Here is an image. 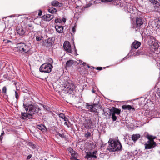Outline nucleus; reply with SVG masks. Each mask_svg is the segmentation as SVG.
<instances>
[{"instance_id": "nucleus-34", "label": "nucleus", "mask_w": 160, "mask_h": 160, "mask_svg": "<svg viewBox=\"0 0 160 160\" xmlns=\"http://www.w3.org/2000/svg\"><path fill=\"white\" fill-rule=\"evenodd\" d=\"M42 36H37L36 37V40L37 41H40L42 39Z\"/></svg>"}, {"instance_id": "nucleus-57", "label": "nucleus", "mask_w": 160, "mask_h": 160, "mask_svg": "<svg viewBox=\"0 0 160 160\" xmlns=\"http://www.w3.org/2000/svg\"><path fill=\"white\" fill-rule=\"evenodd\" d=\"M86 62H83V63H82V65L83 66H85V65H86Z\"/></svg>"}, {"instance_id": "nucleus-3", "label": "nucleus", "mask_w": 160, "mask_h": 160, "mask_svg": "<svg viewBox=\"0 0 160 160\" xmlns=\"http://www.w3.org/2000/svg\"><path fill=\"white\" fill-rule=\"evenodd\" d=\"M50 62H46L42 64L39 68V71L41 72L49 73L51 71L53 68L52 65L53 60L50 59L49 61Z\"/></svg>"}, {"instance_id": "nucleus-20", "label": "nucleus", "mask_w": 160, "mask_h": 160, "mask_svg": "<svg viewBox=\"0 0 160 160\" xmlns=\"http://www.w3.org/2000/svg\"><path fill=\"white\" fill-rule=\"evenodd\" d=\"M55 29L56 31L59 33H62L63 32V28L60 25H57L55 26Z\"/></svg>"}, {"instance_id": "nucleus-27", "label": "nucleus", "mask_w": 160, "mask_h": 160, "mask_svg": "<svg viewBox=\"0 0 160 160\" xmlns=\"http://www.w3.org/2000/svg\"><path fill=\"white\" fill-rule=\"evenodd\" d=\"M157 112L155 110H150L149 111V114L151 116H154L157 114Z\"/></svg>"}, {"instance_id": "nucleus-54", "label": "nucleus", "mask_w": 160, "mask_h": 160, "mask_svg": "<svg viewBox=\"0 0 160 160\" xmlns=\"http://www.w3.org/2000/svg\"><path fill=\"white\" fill-rule=\"evenodd\" d=\"M4 132L3 131V132L1 134V136H0V137H1V140H2V138H1V137H2V136L4 134Z\"/></svg>"}, {"instance_id": "nucleus-48", "label": "nucleus", "mask_w": 160, "mask_h": 160, "mask_svg": "<svg viewBox=\"0 0 160 160\" xmlns=\"http://www.w3.org/2000/svg\"><path fill=\"white\" fill-rule=\"evenodd\" d=\"M66 19L64 18H63L62 19V22H63V23H65L66 22Z\"/></svg>"}, {"instance_id": "nucleus-55", "label": "nucleus", "mask_w": 160, "mask_h": 160, "mask_svg": "<svg viewBox=\"0 0 160 160\" xmlns=\"http://www.w3.org/2000/svg\"><path fill=\"white\" fill-rule=\"evenodd\" d=\"M12 42L11 41L9 40H7V41L6 42L7 43H8L9 42Z\"/></svg>"}, {"instance_id": "nucleus-1", "label": "nucleus", "mask_w": 160, "mask_h": 160, "mask_svg": "<svg viewBox=\"0 0 160 160\" xmlns=\"http://www.w3.org/2000/svg\"><path fill=\"white\" fill-rule=\"evenodd\" d=\"M23 106L26 111H28V112L32 115L35 113H38L41 109L38 105L32 104L31 101H28L26 102H24Z\"/></svg>"}, {"instance_id": "nucleus-52", "label": "nucleus", "mask_w": 160, "mask_h": 160, "mask_svg": "<svg viewBox=\"0 0 160 160\" xmlns=\"http://www.w3.org/2000/svg\"><path fill=\"white\" fill-rule=\"evenodd\" d=\"M42 12L41 10H40L39 12L38 13V15L39 16H40L42 15Z\"/></svg>"}, {"instance_id": "nucleus-63", "label": "nucleus", "mask_w": 160, "mask_h": 160, "mask_svg": "<svg viewBox=\"0 0 160 160\" xmlns=\"http://www.w3.org/2000/svg\"><path fill=\"white\" fill-rule=\"evenodd\" d=\"M44 160H47V159H44Z\"/></svg>"}, {"instance_id": "nucleus-40", "label": "nucleus", "mask_w": 160, "mask_h": 160, "mask_svg": "<svg viewBox=\"0 0 160 160\" xmlns=\"http://www.w3.org/2000/svg\"><path fill=\"white\" fill-rule=\"evenodd\" d=\"M112 0H102L101 1L104 3H107L112 2Z\"/></svg>"}, {"instance_id": "nucleus-13", "label": "nucleus", "mask_w": 160, "mask_h": 160, "mask_svg": "<svg viewBox=\"0 0 160 160\" xmlns=\"http://www.w3.org/2000/svg\"><path fill=\"white\" fill-rule=\"evenodd\" d=\"M141 43L140 42L136 41L133 42L132 44L131 48V50L130 51L129 54H130L133 51L134 49H138L140 46Z\"/></svg>"}, {"instance_id": "nucleus-15", "label": "nucleus", "mask_w": 160, "mask_h": 160, "mask_svg": "<svg viewBox=\"0 0 160 160\" xmlns=\"http://www.w3.org/2000/svg\"><path fill=\"white\" fill-rule=\"evenodd\" d=\"M120 111L119 109L113 107L112 109L109 110L108 114L109 116H111V114H114L115 115L117 114L118 115L120 113Z\"/></svg>"}, {"instance_id": "nucleus-60", "label": "nucleus", "mask_w": 160, "mask_h": 160, "mask_svg": "<svg viewBox=\"0 0 160 160\" xmlns=\"http://www.w3.org/2000/svg\"><path fill=\"white\" fill-rule=\"evenodd\" d=\"M143 2H145L146 0H141Z\"/></svg>"}, {"instance_id": "nucleus-32", "label": "nucleus", "mask_w": 160, "mask_h": 160, "mask_svg": "<svg viewBox=\"0 0 160 160\" xmlns=\"http://www.w3.org/2000/svg\"><path fill=\"white\" fill-rule=\"evenodd\" d=\"M71 155L72 157V158H71V160H73V159L74 158V157H76V153L75 152L73 151V152H71Z\"/></svg>"}, {"instance_id": "nucleus-56", "label": "nucleus", "mask_w": 160, "mask_h": 160, "mask_svg": "<svg viewBox=\"0 0 160 160\" xmlns=\"http://www.w3.org/2000/svg\"><path fill=\"white\" fill-rule=\"evenodd\" d=\"M73 160H80L77 159L76 158V157H74V158L73 159Z\"/></svg>"}, {"instance_id": "nucleus-39", "label": "nucleus", "mask_w": 160, "mask_h": 160, "mask_svg": "<svg viewBox=\"0 0 160 160\" xmlns=\"http://www.w3.org/2000/svg\"><path fill=\"white\" fill-rule=\"evenodd\" d=\"M91 135V133L89 132H88L85 135V136L86 138L89 137Z\"/></svg>"}, {"instance_id": "nucleus-31", "label": "nucleus", "mask_w": 160, "mask_h": 160, "mask_svg": "<svg viewBox=\"0 0 160 160\" xmlns=\"http://www.w3.org/2000/svg\"><path fill=\"white\" fill-rule=\"evenodd\" d=\"M154 10L157 12H160V5L159 6H154Z\"/></svg>"}, {"instance_id": "nucleus-10", "label": "nucleus", "mask_w": 160, "mask_h": 160, "mask_svg": "<svg viewBox=\"0 0 160 160\" xmlns=\"http://www.w3.org/2000/svg\"><path fill=\"white\" fill-rule=\"evenodd\" d=\"M83 124L85 127L88 129L93 128L94 126L93 123L89 118H87L85 119Z\"/></svg>"}, {"instance_id": "nucleus-2", "label": "nucleus", "mask_w": 160, "mask_h": 160, "mask_svg": "<svg viewBox=\"0 0 160 160\" xmlns=\"http://www.w3.org/2000/svg\"><path fill=\"white\" fill-rule=\"evenodd\" d=\"M108 143L109 145L107 150L110 152H114L120 150L122 148L121 144L118 140H115L110 138Z\"/></svg>"}, {"instance_id": "nucleus-8", "label": "nucleus", "mask_w": 160, "mask_h": 160, "mask_svg": "<svg viewBox=\"0 0 160 160\" xmlns=\"http://www.w3.org/2000/svg\"><path fill=\"white\" fill-rule=\"evenodd\" d=\"M97 105H98V104H97L94 103L91 104L90 103H86L85 108L89 112H98V109L96 108Z\"/></svg>"}, {"instance_id": "nucleus-9", "label": "nucleus", "mask_w": 160, "mask_h": 160, "mask_svg": "<svg viewBox=\"0 0 160 160\" xmlns=\"http://www.w3.org/2000/svg\"><path fill=\"white\" fill-rule=\"evenodd\" d=\"M54 38L53 37L48 38L43 43L44 46L47 48L51 47L52 45L54 43Z\"/></svg>"}, {"instance_id": "nucleus-21", "label": "nucleus", "mask_w": 160, "mask_h": 160, "mask_svg": "<svg viewBox=\"0 0 160 160\" xmlns=\"http://www.w3.org/2000/svg\"><path fill=\"white\" fill-rule=\"evenodd\" d=\"M151 3L153 4L154 6H159L160 5V1L159 0H150Z\"/></svg>"}, {"instance_id": "nucleus-14", "label": "nucleus", "mask_w": 160, "mask_h": 160, "mask_svg": "<svg viewBox=\"0 0 160 160\" xmlns=\"http://www.w3.org/2000/svg\"><path fill=\"white\" fill-rule=\"evenodd\" d=\"M97 152V151H95L93 152H86L85 158L87 159H88L90 158H97L96 156Z\"/></svg>"}, {"instance_id": "nucleus-53", "label": "nucleus", "mask_w": 160, "mask_h": 160, "mask_svg": "<svg viewBox=\"0 0 160 160\" xmlns=\"http://www.w3.org/2000/svg\"><path fill=\"white\" fill-rule=\"evenodd\" d=\"M64 124L67 126L68 127H69V126L68 125L67 122H65L64 123Z\"/></svg>"}, {"instance_id": "nucleus-4", "label": "nucleus", "mask_w": 160, "mask_h": 160, "mask_svg": "<svg viewBox=\"0 0 160 160\" xmlns=\"http://www.w3.org/2000/svg\"><path fill=\"white\" fill-rule=\"evenodd\" d=\"M146 137L149 140L145 144V149H148L155 147L156 146V143L153 141L154 138L152 136L149 135H147Z\"/></svg>"}, {"instance_id": "nucleus-41", "label": "nucleus", "mask_w": 160, "mask_h": 160, "mask_svg": "<svg viewBox=\"0 0 160 160\" xmlns=\"http://www.w3.org/2000/svg\"><path fill=\"white\" fill-rule=\"evenodd\" d=\"M41 105L43 107L44 110H47L48 108L46 106L42 104H41Z\"/></svg>"}, {"instance_id": "nucleus-22", "label": "nucleus", "mask_w": 160, "mask_h": 160, "mask_svg": "<svg viewBox=\"0 0 160 160\" xmlns=\"http://www.w3.org/2000/svg\"><path fill=\"white\" fill-rule=\"evenodd\" d=\"M122 108L124 110H130L131 109L134 110L135 109L130 105H123L122 106Z\"/></svg>"}, {"instance_id": "nucleus-43", "label": "nucleus", "mask_w": 160, "mask_h": 160, "mask_svg": "<svg viewBox=\"0 0 160 160\" xmlns=\"http://www.w3.org/2000/svg\"><path fill=\"white\" fill-rule=\"evenodd\" d=\"M109 109H108V111H107L108 112H104V115L105 116H106L107 117L108 116H109L108 114H109Z\"/></svg>"}, {"instance_id": "nucleus-29", "label": "nucleus", "mask_w": 160, "mask_h": 160, "mask_svg": "<svg viewBox=\"0 0 160 160\" xmlns=\"http://www.w3.org/2000/svg\"><path fill=\"white\" fill-rule=\"evenodd\" d=\"M51 4L52 6H57L59 5V2L57 1H53L51 2Z\"/></svg>"}, {"instance_id": "nucleus-36", "label": "nucleus", "mask_w": 160, "mask_h": 160, "mask_svg": "<svg viewBox=\"0 0 160 160\" xmlns=\"http://www.w3.org/2000/svg\"><path fill=\"white\" fill-rule=\"evenodd\" d=\"M7 90V89L6 87H3L2 89V92L3 93H4V94H6V93Z\"/></svg>"}, {"instance_id": "nucleus-6", "label": "nucleus", "mask_w": 160, "mask_h": 160, "mask_svg": "<svg viewBox=\"0 0 160 160\" xmlns=\"http://www.w3.org/2000/svg\"><path fill=\"white\" fill-rule=\"evenodd\" d=\"M143 21L142 18L140 17L136 19V21L133 23V27L135 28L136 31L139 29L140 26L143 24Z\"/></svg>"}, {"instance_id": "nucleus-46", "label": "nucleus", "mask_w": 160, "mask_h": 160, "mask_svg": "<svg viewBox=\"0 0 160 160\" xmlns=\"http://www.w3.org/2000/svg\"><path fill=\"white\" fill-rule=\"evenodd\" d=\"M75 26H74L72 28V31L73 32H74L76 31L75 29Z\"/></svg>"}, {"instance_id": "nucleus-30", "label": "nucleus", "mask_w": 160, "mask_h": 160, "mask_svg": "<svg viewBox=\"0 0 160 160\" xmlns=\"http://www.w3.org/2000/svg\"><path fill=\"white\" fill-rule=\"evenodd\" d=\"M57 134L59 135L61 138H66V136L65 135V133H61L59 132H58Z\"/></svg>"}, {"instance_id": "nucleus-49", "label": "nucleus", "mask_w": 160, "mask_h": 160, "mask_svg": "<svg viewBox=\"0 0 160 160\" xmlns=\"http://www.w3.org/2000/svg\"><path fill=\"white\" fill-rule=\"evenodd\" d=\"M96 69L97 70H102V68L101 67H98L96 68Z\"/></svg>"}, {"instance_id": "nucleus-37", "label": "nucleus", "mask_w": 160, "mask_h": 160, "mask_svg": "<svg viewBox=\"0 0 160 160\" xmlns=\"http://www.w3.org/2000/svg\"><path fill=\"white\" fill-rule=\"evenodd\" d=\"M59 117L62 119H63L65 117L64 114L62 113H60L59 114Z\"/></svg>"}, {"instance_id": "nucleus-42", "label": "nucleus", "mask_w": 160, "mask_h": 160, "mask_svg": "<svg viewBox=\"0 0 160 160\" xmlns=\"http://www.w3.org/2000/svg\"><path fill=\"white\" fill-rule=\"evenodd\" d=\"M63 119L66 122H68V123H70V122L68 121V119L66 117H65Z\"/></svg>"}, {"instance_id": "nucleus-45", "label": "nucleus", "mask_w": 160, "mask_h": 160, "mask_svg": "<svg viewBox=\"0 0 160 160\" xmlns=\"http://www.w3.org/2000/svg\"><path fill=\"white\" fill-rule=\"evenodd\" d=\"M32 157V155L31 154H30L28 155L27 158L26 159L28 160H29Z\"/></svg>"}, {"instance_id": "nucleus-19", "label": "nucleus", "mask_w": 160, "mask_h": 160, "mask_svg": "<svg viewBox=\"0 0 160 160\" xmlns=\"http://www.w3.org/2000/svg\"><path fill=\"white\" fill-rule=\"evenodd\" d=\"M140 137V135L139 134H133L132 135V139L134 142H136Z\"/></svg>"}, {"instance_id": "nucleus-7", "label": "nucleus", "mask_w": 160, "mask_h": 160, "mask_svg": "<svg viewBox=\"0 0 160 160\" xmlns=\"http://www.w3.org/2000/svg\"><path fill=\"white\" fill-rule=\"evenodd\" d=\"M124 9L127 10L128 12L132 14H135L137 11V8L130 3H128L124 8Z\"/></svg>"}, {"instance_id": "nucleus-51", "label": "nucleus", "mask_w": 160, "mask_h": 160, "mask_svg": "<svg viewBox=\"0 0 160 160\" xmlns=\"http://www.w3.org/2000/svg\"><path fill=\"white\" fill-rule=\"evenodd\" d=\"M150 53V52H144L143 54H145V55H149L148 54L149 53Z\"/></svg>"}, {"instance_id": "nucleus-28", "label": "nucleus", "mask_w": 160, "mask_h": 160, "mask_svg": "<svg viewBox=\"0 0 160 160\" xmlns=\"http://www.w3.org/2000/svg\"><path fill=\"white\" fill-rule=\"evenodd\" d=\"M68 88V90L69 91H70V90L72 91L75 88V86L73 84H71V85L69 86Z\"/></svg>"}, {"instance_id": "nucleus-64", "label": "nucleus", "mask_w": 160, "mask_h": 160, "mask_svg": "<svg viewBox=\"0 0 160 160\" xmlns=\"http://www.w3.org/2000/svg\"><path fill=\"white\" fill-rule=\"evenodd\" d=\"M159 153H160V151H159Z\"/></svg>"}, {"instance_id": "nucleus-11", "label": "nucleus", "mask_w": 160, "mask_h": 160, "mask_svg": "<svg viewBox=\"0 0 160 160\" xmlns=\"http://www.w3.org/2000/svg\"><path fill=\"white\" fill-rule=\"evenodd\" d=\"M18 47L22 52H27L29 50L28 47L24 43H21L18 44Z\"/></svg>"}, {"instance_id": "nucleus-24", "label": "nucleus", "mask_w": 160, "mask_h": 160, "mask_svg": "<svg viewBox=\"0 0 160 160\" xmlns=\"http://www.w3.org/2000/svg\"><path fill=\"white\" fill-rule=\"evenodd\" d=\"M37 128L42 131H44L46 129L45 126L42 124L38 125L37 126Z\"/></svg>"}, {"instance_id": "nucleus-17", "label": "nucleus", "mask_w": 160, "mask_h": 160, "mask_svg": "<svg viewBox=\"0 0 160 160\" xmlns=\"http://www.w3.org/2000/svg\"><path fill=\"white\" fill-rule=\"evenodd\" d=\"M54 18L53 15L51 14H47L45 15L42 17V19L46 21H49L52 19Z\"/></svg>"}, {"instance_id": "nucleus-25", "label": "nucleus", "mask_w": 160, "mask_h": 160, "mask_svg": "<svg viewBox=\"0 0 160 160\" xmlns=\"http://www.w3.org/2000/svg\"><path fill=\"white\" fill-rule=\"evenodd\" d=\"M49 12L51 13H55L57 12V10L56 8L53 7H51L48 10Z\"/></svg>"}, {"instance_id": "nucleus-47", "label": "nucleus", "mask_w": 160, "mask_h": 160, "mask_svg": "<svg viewBox=\"0 0 160 160\" xmlns=\"http://www.w3.org/2000/svg\"><path fill=\"white\" fill-rule=\"evenodd\" d=\"M96 88H93L92 89V92L93 93H95L96 92V90H95L96 89Z\"/></svg>"}, {"instance_id": "nucleus-58", "label": "nucleus", "mask_w": 160, "mask_h": 160, "mask_svg": "<svg viewBox=\"0 0 160 160\" xmlns=\"http://www.w3.org/2000/svg\"><path fill=\"white\" fill-rule=\"evenodd\" d=\"M79 63H82V61L81 60H79Z\"/></svg>"}, {"instance_id": "nucleus-62", "label": "nucleus", "mask_w": 160, "mask_h": 160, "mask_svg": "<svg viewBox=\"0 0 160 160\" xmlns=\"http://www.w3.org/2000/svg\"><path fill=\"white\" fill-rule=\"evenodd\" d=\"M92 67V68H94V67Z\"/></svg>"}, {"instance_id": "nucleus-35", "label": "nucleus", "mask_w": 160, "mask_h": 160, "mask_svg": "<svg viewBox=\"0 0 160 160\" xmlns=\"http://www.w3.org/2000/svg\"><path fill=\"white\" fill-rule=\"evenodd\" d=\"M112 119L113 121H115L117 118V117L114 114H111Z\"/></svg>"}, {"instance_id": "nucleus-38", "label": "nucleus", "mask_w": 160, "mask_h": 160, "mask_svg": "<svg viewBox=\"0 0 160 160\" xmlns=\"http://www.w3.org/2000/svg\"><path fill=\"white\" fill-rule=\"evenodd\" d=\"M55 23H61L62 22V19L60 18H57L55 21Z\"/></svg>"}, {"instance_id": "nucleus-44", "label": "nucleus", "mask_w": 160, "mask_h": 160, "mask_svg": "<svg viewBox=\"0 0 160 160\" xmlns=\"http://www.w3.org/2000/svg\"><path fill=\"white\" fill-rule=\"evenodd\" d=\"M68 150L70 153L73 152V149L71 148H68Z\"/></svg>"}, {"instance_id": "nucleus-26", "label": "nucleus", "mask_w": 160, "mask_h": 160, "mask_svg": "<svg viewBox=\"0 0 160 160\" xmlns=\"http://www.w3.org/2000/svg\"><path fill=\"white\" fill-rule=\"evenodd\" d=\"M73 61L72 60H69L67 61L66 63V65L67 67H69L71 66L73 64Z\"/></svg>"}, {"instance_id": "nucleus-16", "label": "nucleus", "mask_w": 160, "mask_h": 160, "mask_svg": "<svg viewBox=\"0 0 160 160\" xmlns=\"http://www.w3.org/2000/svg\"><path fill=\"white\" fill-rule=\"evenodd\" d=\"M143 54V53L141 52V50H138L136 52L134 53L133 54H132V53H131L130 54H129L128 55H127L126 57L123 58V60H125L126 59L128 58L129 57V56H131V55L135 56L138 55L142 54Z\"/></svg>"}, {"instance_id": "nucleus-61", "label": "nucleus", "mask_w": 160, "mask_h": 160, "mask_svg": "<svg viewBox=\"0 0 160 160\" xmlns=\"http://www.w3.org/2000/svg\"><path fill=\"white\" fill-rule=\"evenodd\" d=\"M12 15H11V16H9V17H11H11H12Z\"/></svg>"}, {"instance_id": "nucleus-59", "label": "nucleus", "mask_w": 160, "mask_h": 160, "mask_svg": "<svg viewBox=\"0 0 160 160\" xmlns=\"http://www.w3.org/2000/svg\"><path fill=\"white\" fill-rule=\"evenodd\" d=\"M87 66L88 68H89L90 67V66L88 65H87Z\"/></svg>"}, {"instance_id": "nucleus-18", "label": "nucleus", "mask_w": 160, "mask_h": 160, "mask_svg": "<svg viewBox=\"0 0 160 160\" xmlns=\"http://www.w3.org/2000/svg\"><path fill=\"white\" fill-rule=\"evenodd\" d=\"M17 32L20 35L22 36L26 32V29L22 27H18L17 28Z\"/></svg>"}, {"instance_id": "nucleus-33", "label": "nucleus", "mask_w": 160, "mask_h": 160, "mask_svg": "<svg viewBox=\"0 0 160 160\" xmlns=\"http://www.w3.org/2000/svg\"><path fill=\"white\" fill-rule=\"evenodd\" d=\"M15 98H16V101H17L18 99L19 98V94L16 91H15Z\"/></svg>"}, {"instance_id": "nucleus-50", "label": "nucleus", "mask_w": 160, "mask_h": 160, "mask_svg": "<svg viewBox=\"0 0 160 160\" xmlns=\"http://www.w3.org/2000/svg\"><path fill=\"white\" fill-rule=\"evenodd\" d=\"M31 146L32 148L34 149L35 148V145L34 144H31Z\"/></svg>"}, {"instance_id": "nucleus-12", "label": "nucleus", "mask_w": 160, "mask_h": 160, "mask_svg": "<svg viewBox=\"0 0 160 160\" xmlns=\"http://www.w3.org/2000/svg\"><path fill=\"white\" fill-rule=\"evenodd\" d=\"M63 48L64 49L69 53L72 52L71 46L70 43L68 41H65L63 44Z\"/></svg>"}, {"instance_id": "nucleus-5", "label": "nucleus", "mask_w": 160, "mask_h": 160, "mask_svg": "<svg viewBox=\"0 0 160 160\" xmlns=\"http://www.w3.org/2000/svg\"><path fill=\"white\" fill-rule=\"evenodd\" d=\"M148 43L149 45L151 47L152 52H154L158 47V44L157 41L153 37H150V40L148 41Z\"/></svg>"}, {"instance_id": "nucleus-23", "label": "nucleus", "mask_w": 160, "mask_h": 160, "mask_svg": "<svg viewBox=\"0 0 160 160\" xmlns=\"http://www.w3.org/2000/svg\"><path fill=\"white\" fill-rule=\"evenodd\" d=\"M21 114L22 117L27 118L29 119L31 118L32 116V115L31 114V113L29 112L28 113V112H22Z\"/></svg>"}]
</instances>
